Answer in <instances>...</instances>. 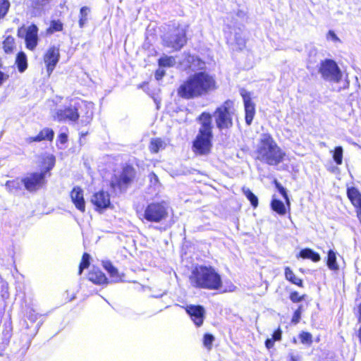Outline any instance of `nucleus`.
Here are the masks:
<instances>
[{
    "mask_svg": "<svg viewBox=\"0 0 361 361\" xmlns=\"http://www.w3.org/2000/svg\"><path fill=\"white\" fill-rule=\"evenodd\" d=\"M356 317L357 322L361 323V302L357 303Z\"/></svg>",
    "mask_w": 361,
    "mask_h": 361,
    "instance_id": "nucleus-51",
    "label": "nucleus"
},
{
    "mask_svg": "<svg viewBox=\"0 0 361 361\" xmlns=\"http://www.w3.org/2000/svg\"><path fill=\"white\" fill-rule=\"evenodd\" d=\"M185 310L196 326L200 327L203 324L205 317V310L203 306L189 305L185 307Z\"/></svg>",
    "mask_w": 361,
    "mask_h": 361,
    "instance_id": "nucleus-15",
    "label": "nucleus"
},
{
    "mask_svg": "<svg viewBox=\"0 0 361 361\" xmlns=\"http://www.w3.org/2000/svg\"><path fill=\"white\" fill-rule=\"evenodd\" d=\"M164 148V142L160 137L151 139L149 145V149L151 153L156 154L159 152L161 149Z\"/></svg>",
    "mask_w": 361,
    "mask_h": 361,
    "instance_id": "nucleus-28",
    "label": "nucleus"
},
{
    "mask_svg": "<svg viewBox=\"0 0 361 361\" xmlns=\"http://www.w3.org/2000/svg\"><path fill=\"white\" fill-rule=\"evenodd\" d=\"M70 197L73 204L81 212L85 211V200L83 190L80 186H75L70 192Z\"/></svg>",
    "mask_w": 361,
    "mask_h": 361,
    "instance_id": "nucleus-18",
    "label": "nucleus"
},
{
    "mask_svg": "<svg viewBox=\"0 0 361 361\" xmlns=\"http://www.w3.org/2000/svg\"><path fill=\"white\" fill-rule=\"evenodd\" d=\"M357 336L358 338L360 343L361 344V326L359 328L357 331Z\"/></svg>",
    "mask_w": 361,
    "mask_h": 361,
    "instance_id": "nucleus-55",
    "label": "nucleus"
},
{
    "mask_svg": "<svg viewBox=\"0 0 361 361\" xmlns=\"http://www.w3.org/2000/svg\"><path fill=\"white\" fill-rule=\"evenodd\" d=\"M1 295L4 300H6L9 297L8 284L6 281H4V284L1 286Z\"/></svg>",
    "mask_w": 361,
    "mask_h": 361,
    "instance_id": "nucleus-44",
    "label": "nucleus"
},
{
    "mask_svg": "<svg viewBox=\"0 0 361 361\" xmlns=\"http://www.w3.org/2000/svg\"><path fill=\"white\" fill-rule=\"evenodd\" d=\"M273 184L279 192L283 197L285 202L283 203L282 201L278 199H273L270 203L271 209L276 214L281 216H284L286 214L287 208L288 209H290V202L287 194V191L286 188L276 179L274 180Z\"/></svg>",
    "mask_w": 361,
    "mask_h": 361,
    "instance_id": "nucleus-11",
    "label": "nucleus"
},
{
    "mask_svg": "<svg viewBox=\"0 0 361 361\" xmlns=\"http://www.w3.org/2000/svg\"><path fill=\"white\" fill-rule=\"evenodd\" d=\"M44 0H35L34 5L35 8H39V6H42L44 4Z\"/></svg>",
    "mask_w": 361,
    "mask_h": 361,
    "instance_id": "nucleus-54",
    "label": "nucleus"
},
{
    "mask_svg": "<svg viewBox=\"0 0 361 361\" xmlns=\"http://www.w3.org/2000/svg\"><path fill=\"white\" fill-rule=\"evenodd\" d=\"M284 276L285 279L290 283L300 288L304 287L303 280L297 277L293 271L289 267H286L284 268Z\"/></svg>",
    "mask_w": 361,
    "mask_h": 361,
    "instance_id": "nucleus-22",
    "label": "nucleus"
},
{
    "mask_svg": "<svg viewBox=\"0 0 361 361\" xmlns=\"http://www.w3.org/2000/svg\"><path fill=\"white\" fill-rule=\"evenodd\" d=\"M68 142V135L66 133H61L57 137V143L66 144Z\"/></svg>",
    "mask_w": 361,
    "mask_h": 361,
    "instance_id": "nucleus-46",
    "label": "nucleus"
},
{
    "mask_svg": "<svg viewBox=\"0 0 361 361\" xmlns=\"http://www.w3.org/2000/svg\"><path fill=\"white\" fill-rule=\"evenodd\" d=\"M185 60L190 68H203L205 63L199 56L188 54L185 55Z\"/></svg>",
    "mask_w": 361,
    "mask_h": 361,
    "instance_id": "nucleus-24",
    "label": "nucleus"
},
{
    "mask_svg": "<svg viewBox=\"0 0 361 361\" xmlns=\"http://www.w3.org/2000/svg\"><path fill=\"white\" fill-rule=\"evenodd\" d=\"M241 190L247 199L250 201L253 208H257L259 204L257 197L249 189L245 187H243Z\"/></svg>",
    "mask_w": 361,
    "mask_h": 361,
    "instance_id": "nucleus-30",
    "label": "nucleus"
},
{
    "mask_svg": "<svg viewBox=\"0 0 361 361\" xmlns=\"http://www.w3.org/2000/svg\"><path fill=\"white\" fill-rule=\"evenodd\" d=\"M346 195L351 204L354 207L356 216L361 224V192L355 186L346 188Z\"/></svg>",
    "mask_w": 361,
    "mask_h": 361,
    "instance_id": "nucleus-16",
    "label": "nucleus"
},
{
    "mask_svg": "<svg viewBox=\"0 0 361 361\" xmlns=\"http://www.w3.org/2000/svg\"><path fill=\"white\" fill-rule=\"evenodd\" d=\"M63 29V24L60 20H51L49 27L47 28V34H53L56 32H61Z\"/></svg>",
    "mask_w": 361,
    "mask_h": 361,
    "instance_id": "nucleus-31",
    "label": "nucleus"
},
{
    "mask_svg": "<svg viewBox=\"0 0 361 361\" xmlns=\"http://www.w3.org/2000/svg\"><path fill=\"white\" fill-rule=\"evenodd\" d=\"M214 341V337L211 334L207 333L203 336V345L209 350L212 349Z\"/></svg>",
    "mask_w": 361,
    "mask_h": 361,
    "instance_id": "nucleus-38",
    "label": "nucleus"
},
{
    "mask_svg": "<svg viewBox=\"0 0 361 361\" xmlns=\"http://www.w3.org/2000/svg\"><path fill=\"white\" fill-rule=\"evenodd\" d=\"M355 301L357 302V303L361 302V285L357 286Z\"/></svg>",
    "mask_w": 361,
    "mask_h": 361,
    "instance_id": "nucleus-53",
    "label": "nucleus"
},
{
    "mask_svg": "<svg viewBox=\"0 0 361 361\" xmlns=\"http://www.w3.org/2000/svg\"><path fill=\"white\" fill-rule=\"evenodd\" d=\"M187 28L188 26L180 24L173 25L167 35L162 38L163 46L173 51L180 50L188 42Z\"/></svg>",
    "mask_w": 361,
    "mask_h": 361,
    "instance_id": "nucleus-7",
    "label": "nucleus"
},
{
    "mask_svg": "<svg viewBox=\"0 0 361 361\" xmlns=\"http://www.w3.org/2000/svg\"><path fill=\"white\" fill-rule=\"evenodd\" d=\"M17 36L25 39V47L30 50H34L38 42V28L35 24L28 27L22 25L18 28Z\"/></svg>",
    "mask_w": 361,
    "mask_h": 361,
    "instance_id": "nucleus-12",
    "label": "nucleus"
},
{
    "mask_svg": "<svg viewBox=\"0 0 361 361\" xmlns=\"http://www.w3.org/2000/svg\"><path fill=\"white\" fill-rule=\"evenodd\" d=\"M302 312V306L300 305L297 309L293 312L292 318H291V323L293 324H297L300 322L301 314Z\"/></svg>",
    "mask_w": 361,
    "mask_h": 361,
    "instance_id": "nucleus-39",
    "label": "nucleus"
},
{
    "mask_svg": "<svg viewBox=\"0 0 361 361\" xmlns=\"http://www.w3.org/2000/svg\"><path fill=\"white\" fill-rule=\"evenodd\" d=\"M327 38L331 39L334 42H340V39L337 37L335 32L333 30H329L326 35Z\"/></svg>",
    "mask_w": 361,
    "mask_h": 361,
    "instance_id": "nucleus-48",
    "label": "nucleus"
},
{
    "mask_svg": "<svg viewBox=\"0 0 361 361\" xmlns=\"http://www.w3.org/2000/svg\"><path fill=\"white\" fill-rule=\"evenodd\" d=\"M307 298L306 294H300L297 290H292L289 293V299L293 303H298L304 301Z\"/></svg>",
    "mask_w": 361,
    "mask_h": 361,
    "instance_id": "nucleus-36",
    "label": "nucleus"
},
{
    "mask_svg": "<svg viewBox=\"0 0 361 361\" xmlns=\"http://www.w3.org/2000/svg\"><path fill=\"white\" fill-rule=\"evenodd\" d=\"M137 171L132 164H125L122 166L118 176H114L110 182L112 190L126 191L136 180Z\"/></svg>",
    "mask_w": 361,
    "mask_h": 361,
    "instance_id": "nucleus-8",
    "label": "nucleus"
},
{
    "mask_svg": "<svg viewBox=\"0 0 361 361\" xmlns=\"http://www.w3.org/2000/svg\"><path fill=\"white\" fill-rule=\"evenodd\" d=\"M149 179L150 183L153 185H157L159 184V178L157 176V174L153 171L149 173Z\"/></svg>",
    "mask_w": 361,
    "mask_h": 361,
    "instance_id": "nucleus-45",
    "label": "nucleus"
},
{
    "mask_svg": "<svg viewBox=\"0 0 361 361\" xmlns=\"http://www.w3.org/2000/svg\"><path fill=\"white\" fill-rule=\"evenodd\" d=\"M293 343H297V341H296L295 338H293Z\"/></svg>",
    "mask_w": 361,
    "mask_h": 361,
    "instance_id": "nucleus-59",
    "label": "nucleus"
},
{
    "mask_svg": "<svg viewBox=\"0 0 361 361\" xmlns=\"http://www.w3.org/2000/svg\"><path fill=\"white\" fill-rule=\"evenodd\" d=\"M3 49L5 54H12L16 48L15 39L11 35L6 36L3 42Z\"/></svg>",
    "mask_w": 361,
    "mask_h": 361,
    "instance_id": "nucleus-27",
    "label": "nucleus"
},
{
    "mask_svg": "<svg viewBox=\"0 0 361 361\" xmlns=\"http://www.w3.org/2000/svg\"><path fill=\"white\" fill-rule=\"evenodd\" d=\"M166 72L163 69H157L155 71L154 73V77L157 80H160L163 78V77L165 75Z\"/></svg>",
    "mask_w": 361,
    "mask_h": 361,
    "instance_id": "nucleus-47",
    "label": "nucleus"
},
{
    "mask_svg": "<svg viewBox=\"0 0 361 361\" xmlns=\"http://www.w3.org/2000/svg\"><path fill=\"white\" fill-rule=\"evenodd\" d=\"M289 361H299V360L296 357L291 355L290 357Z\"/></svg>",
    "mask_w": 361,
    "mask_h": 361,
    "instance_id": "nucleus-56",
    "label": "nucleus"
},
{
    "mask_svg": "<svg viewBox=\"0 0 361 361\" xmlns=\"http://www.w3.org/2000/svg\"><path fill=\"white\" fill-rule=\"evenodd\" d=\"M79 117L78 109L71 106L59 109L54 115V118L58 121H69L76 122L79 119Z\"/></svg>",
    "mask_w": 361,
    "mask_h": 361,
    "instance_id": "nucleus-17",
    "label": "nucleus"
},
{
    "mask_svg": "<svg viewBox=\"0 0 361 361\" xmlns=\"http://www.w3.org/2000/svg\"><path fill=\"white\" fill-rule=\"evenodd\" d=\"M90 264V255L87 252H84L78 267V274H81L84 269H87Z\"/></svg>",
    "mask_w": 361,
    "mask_h": 361,
    "instance_id": "nucleus-34",
    "label": "nucleus"
},
{
    "mask_svg": "<svg viewBox=\"0 0 361 361\" xmlns=\"http://www.w3.org/2000/svg\"><path fill=\"white\" fill-rule=\"evenodd\" d=\"M90 201L94 207V209L99 212H102L111 207L110 195L104 190L94 192Z\"/></svg>",
    "mask_w": 361,
    "mask_h": 361,
    "instance_id": "nucleus-13",
    "label": "nucleus"
},
{
    "mask_svg": "<svg viewBox=\"0 0 361 361\" xmlns=\"http://www.w3.org/2000/svg\"><path fill=\"white\" fill-rule=\"evenodd\" d=\"M10 2L8 0H0V19L4 18L10 8Z\"/></svg>",
    "mask_w": 361,
    "mask_h": 361,
    "instance_id": "nucleus-37",
    "label": "nucleus"
},
{
    "mask_svg": "<svg viewBox=\"0 0 361 361\" xmlns=\"http://www.w3.org/2000/svg\"><path fill=\"white\" fill-rule=\"evenodd\" d=\"M169 217V206L166 201H152L145 207L142 219L150 223H160Z\"/></svg>",
    "mask_w": 361,
    "mask_h": 361,
    "instance_id": "nucleus-9",
    "label": "nucleus"
},
{
    "mask_svg": "<svg viewBox=\"0 0 361 361\" xmlns=\"http://www.w3.org/2000/svg\"><path fill=\"white\" fill-rule=\"evenodd\" d=\"M189 280L194 288L200 289L218 290L223 286L221 275L212 266H196L192 270Z\"/></svg>",
    "mask_w": 361,
    "mask_h": 361,
    "instance_id": "nucleus-4",
    "label": "nucleus"
},
{
    "mask_svg": "<svg viewBox=\"0 0 361 361\" xmlns=\"http://www.w3.org/2000/svg\"><path fill=\"white\" fill-rule=\"evenodd\" d=\"M343 149L341 146L334 147L332 152V157L337 165H341L343 163Z\"/></svg>",
    "mask_w": 361,
    "mask_h": 361,
    "instance_id": "nucleus-33",
    "label": "nucleus"
},
{
    "mask_svg": "<svg viewBox=\"0 0 361 361\" xmlns=\"http://www.w3.org/2000/svg\"><path fill=\"white\" fill-rule=\"evenodd\" d=\"M4 281H5L0 276V287L4 284Z\"/></svg>",
    "mask_w": 361,
    "mask_h": 361,
    "instance_id": "nucleus-57",
    "label": "nucleus"
},
{
    "mask_svg": "<svg viewBox=\"0 0 361 361\" xmlns=\"http://www.w3.org/2000/svg\"><path fill=\"white\" fill-rule=\"evenodd\" d=\"M326 264L333 271H337L339 269V266L336 261V252L333 250H329L327 252Z\"/></svg>",
    "mask_w": 361,
    "mask_h": 361,
    "instance_id": "nucleus-25",
    "label": "nucleus"
},
{
    "mask_svg": "<svg viewBox=\"0 0 361 361\" xmlns=\"http://www.w3.org/2000/svg\"><path fill=\"white\" fill-rule=\"evenodd\" d=\"M196 121L200 128L192 143V152L199 156L208 155L213 147L212 114L208 111H203L197 117Z\"/></svg>",
    "mask_w": 361,
    "mask_h": 361,
    "instance_id": "nucleus-2",
    "label": "nucleus"
},
{
    "mask_svg": "<svg viewBox=\"0 0 361 361\" xmlns=\"http://www.w3.org/2000/svg\"><path fill=\"white\" fill-rule=\"evenodd\" d=\"M274 341H273L272 339L271 338H267L265 342H264V344H265V346L267 349H271L272 348H274Z\"/></svg>",
    "mask_w": 361,
    "mask_h": 361,
    "instance_id": "nucleus-50",
    "label": "nucleus"
},
{
    "mask_svg": "<svg viewBox=\"0 0 361 361\" xmlns=\"http://www.w3.org/2000/svg\"><path fill=\"white\" fill-rule=\"evenodd\" d=\"M45 139V135L43 131H40L36 136H32L27 138V142L32 143L33 142H39Z\"/></svg>",
    "mask_w": 361,
    "mask_h": 361,
    "instance_id": "nucleus-40",
    "label": "nucleus"
},
{
    "mask_svg": "<svg viewBox=\"0 0 361 361\" xmlns=\"http://www.w3.org/2000/svg\"><path fill=\"white\" fill-rule=\"evenodd\" d=\"M300 343L303 345L310 346L313 343V336L311 333L308 331H302L298 334Z\"/></svg>",
    "mask_w": 361,
    "mask_h": 361,
    "instance_id": "nucleus-32",
    "label": "nucleus"
},
{
    "mask_svg": "<svg viewBox=\"0 0 361 361\" xmlns=\"http://www.w3.org/2000/svg\"><path fill=\"white\" fill-rule=\"evenodd\" d=\"M157 63L159 67H173L176 64V59L172 56L164 55L158 59Z\"/></svg>",
    "mask_w": 361,
    "mask_h": 361,
    "instance_id": "nucleus-29",
    "label": "nucleus"
},
{
    "mask_svg": "<svg viewBox=\"0 0 361 361\" xmlns=\"http://www.w3.org/2000/svg\"><path fill=\"white\" fill-rule=\"evenodd\" d=\"M255 159L269 166H278L286 157V153L276 143L272 135L264 133L255 150Z\"/></svg>",
    "mask_w": 361,
    "mask_h": 361,
    "instance_id": "nucleus-3",
    "label": "nucleus"
},
{
    "mask_svg": "<svg viewBox=\"0 0 361 361\" xmlns=\"http://www.w3.org/2000/svg\"><path fill=\"white\" fill-rule=\"evenodd\" d=\"M47 173L54 168L56 163V158L54 155H50L47 157Z\"/></svg>",
    "mask_w": 361,
    "mask_h": 361,
    "instance_id": "nucleus-43",
    "label": "nucleus"
},
{
    "mask_svg": "<svg viewBox=\"0 0 361 361\" xmlns=\"http://www.w3.org/2000/svg\"><path fill=\"white\" fill-rule=\"evenodd\" d=\"M92 116V114L91 113L90 115L87 116V118L91 119Z\"/></svg>",
    "mask_w": 361,
    "mask_h": 361,
    "instance_id": "nucleus-58",
    "label": "nucleus"
},
{
    "mask_svg": "<svg viewBox=\"0 0 361 361\" xmlns=\"http://www.w3.org/2000/svg\"><path fill=\"white\" fill-rule=\"evenodd\" d=\"M235 114L234 102L231 99L225 100L215 109L213 113L216 127L219 130L231 128L233 126V116Z\"/></svg>",
    "mask_w": 361,
    "mask_h": 361,
    "instance_id": "nucleus-6",
    "label": "nucleus"
},
{
    "mask_svg": "<svg viewBox=\"0 0 361 361\" xmlns=\"http://www.w3.org/2000/svg\"><path fill=\"white\" fill-rule=\"evenodd\" d=\"M9 78V75L0 71V86Z\"/></svg>",
    "mask_w": 361,
    "mask_h": 361,
    "instance_id": "nucleus-49",
    "label": "nucleus"
},
{
    "mask_svg": "<svg viewBox=\"0 0 361 361\" xmlns=\"http://www.w3.org/2000/svg\"><path fill=\"white\" fill-rule=\"evenodd\" d=\"M45 177V171L32 172L28 173L21 179L16 178L6 182V186L11 192H16L22 189L23 185L25 189L30 192L37 191L42 187Z\"/></svg>",
    "mask_w": 361,
    "mask_h": 361,
    "instance_id": "nucleus-5",
    "label": "nucleus"
},
{
    "mask_svg": "<svg viewBox=\"0 0 361 361\" xmlns=\"http://www.w3.org/2000/svg\"><path fill=\"white\" fill-rule=\"evenodd\" d=\"M103 267L109 273L111 281L114 283H119L124 281V274H120L118 269L113 265L110 261L103 262Z\"/></svg>",
    "mask_w": 361,
    "mask_h": 361,
    "instance_id": "nucleus-21",
    "label": "nucleus"
},
{
    "mask_svg": "<svg viewBox=\"0 0 361 361\" xmlns=\"http://www.w3.org/2000/svg\"><path fill=\"white\" fill-rule=\"evenodd\" d=\"M235 43L239 49H243L245 47L246 40L244 37L235 35Z\"/></svg>",
    "mask_w": 361,
    "mask_h": 361,
    "instance_id": "nucleus-41",
    "label": "nucleus"
},
{
    "mask_svg": "<svg viewBox=\"0 0 361 361\" xmlns=\"http://www.w3.org/2000/svg\"><path fill=\"white\" fill-rule=\"evenodd\" d=\"M297 257L308 259L312 260L313 262H318L321 260L320 255L309 247L302 249L297 255Z\"/></svg>",
    "mask_w": 361,
    "mask_h": 361,
    "instance_id": "nucleus-23",
    "label": "nucleus"
},
{
    "mask_svg": "<svg viewBox=\"0 0 361 361\" xmlns=\"http://www.w3.org/2000/svg\"><path fill=\"white\" fill-rule=\"evenodd\" d=\"M15 64L20 73H23L27 68V60L23 51H19L16 57Z\"/></svg>",
    "mask_w": 361,
    "mask_h": 361,
    "instance_id": "nucleus-26",
    "label": "nucleus"
},
{
    "mask_svg": "<svg viewBox=\"0 0 361 361\" xmlns=\"http://www.w3.org/2000/svg\"><path fill=\"white\" fill-rule=\"evenodd\" d=\"M318 71L322 78L325 80L338 83L342 79L341 71L333 59H326L322 61Z\"/></svg>",
    "mask_w": 361,
    "mask_h": 361,
    "instance_id": "nucleus-10",
    "label": "nucleus"
},
{
    "mask_svg": "<svg viewBox=\"0 0 361 361\" xmlns=\"http://www.w3.org/2000/svg\"><path fill=\"white\" fill-rule=\"evenodd\" d=\"M282 338V330L281 327H278L276 329H275L271 334V338L274 341H281Z\"/></svg>",
    "mask_w": 361,
    "mask_h": 361,
    "instance_id": "nucleus-42",
    "label": "nucleus"
},
{
    "mask_svg": "<svg viewBox=\"0 0 361 361\" xmlns=\"http://www.w3.org/2000/svg\"><path fill=\"white\" fill-rule=\"evenodd\" d=\"M240 94L244 104L245 123L250 126L255 115V104L252 101L251 94L249 92L242 89Z\"/></svg>",
    "mask_w": 361,
    "mask_h": 361,
    "instance_id": "nucleus-14",
    "label": "nucleus"
},
{
    "mask_svg": "<svg viewBox=\"0 0 361 361\" xmlns=\"http://www.w3.org/2000/svg\"><path fill=\"white\" fill-rule=\"evenodd\" d=\"M88 280L95 285H104L109 283L105 274L99 268L93 267L87 275Z\"/></svg>",
    "mask_w": 361,
    "mask_h": 361,
    "instance_id": "nucleus-20",
    "label": "nucleus"
},
{
    "mask_svg": "<svg viewBox=\"0 0 361 361\" xmlns=\"http://www.w3.org/2000/svg\"><path fill=\"white\" fill-rule=\"evenodd\" d=\"M90 8L87 6H82L80 9V18L78 20L79 27L82 28L87 21V15Z\"/></svg>",
    "mask_w": 361,
    "mask_h": 361,
    "instance_id": "nucleus-35",
    "label": "nucleus"
},
{
    "mask_svg": "<svg viewBox=\"0 0 361 361\" xmlns=\"http://www.w3.org/2000/svg\"><path fill=\"white\" fill-rule=\"evenodd\" d=\"M217 88L215 76L206 71H202L188 76L176 91L180 98L188 100L205 96Z\"/></svg>",
    "mask_w": 361,
    "mask_h": 361,
    "instance_id": "nucleus-1",
    "label": "nucleus"
},
{
    "mask_svg": "<svg viewBox=\"0 0 361 361\" xmlns=\"http://www.w3.org/2000/svg\"><path fill=\"white\" fill-rule=\"evenodd\" d=\"M60 58L59 49L51 47L47 51V70L49 75L51 73Z\"/></svg>",
    "mask_w": 361,
    "mask_h": 361,
    "instance_id": "nucleus-19",
    "label": "nucleus"
},
{
    "mask_svg": "<svg viewBox=\"0 0 361 361\" xmlns=\"http://www.w3.org/2000/svg\"><path fill=\"white\" fill-rule=\"evenodd\" d=\"M54 133L51 129H47V140L52 141L54 139Z\"/></svg>",
    "mask_w": 361,
    "mask_h": 361,
    "instance_id": "nucleus-52",
    "label": "nucleus"
}]
</instances>
